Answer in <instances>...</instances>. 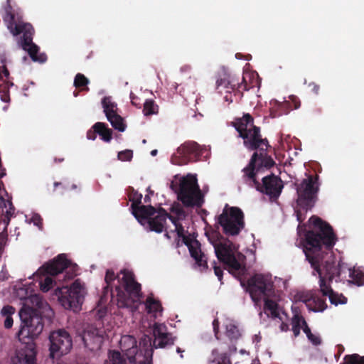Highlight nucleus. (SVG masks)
Returning a JSON list of instances; mask_svg holds the SVG:
<instances>
[{
  "label": "nucleus",
  "mask_w": 364,
  "mask_h": 364,
  "mask_svg": "<svg viewBox=\"0 0 364 364\" xmlns=\"http://www.w3.org/2000/svg\"><path fill=\"white\" fill-rule=\"evenodd\" d=\"M7 205L9 206V209L6 210L5 213L4 214V218H3V221L4 223L6 224V225H8V224L9 223V221L11 220V218L13 216V215L14 214V207L12 204V202L11 200H7Z\"/></svg>",
  "instance_id": "nucleus-44"
},
{
  "label": "nucleus",
  "mask_w": 364,
  "mask_h": 364,
  "mask_svg": "<svg viewBox=\"0 0 364 364\" xmlns=\"http://www.w3.org/2000/svg\"><path fill=\"white\" fill-rule=\"evenodd\" d=\"M167 218H168L171 223L174 225V226H176V225H178L179 223L178 220L180 219H178V217H174L170 214H168V216H167Z\"/></svg>",
  "instance_id": "nucleus-59"
},
{
  "label": "nucleus",
  "mask_w": 364,
  "mask_h": 364,
  "mask_svg": "<svg viewBox=\"0 0 364 364\" xmlns=\"http://www.w3.org/2000/svg\"><path fill=\"white\" fill-rule=\"evenodd\" d=\"M55 295L66 309L77 311L84 301L85 289L80 279H76L70 287L63 286L55 289Z\"/></svg>",
  "instance_id": "nucleus-11"
},
{
  "label": "nucleus",
  "mask_w": 364,
  "mask_h": 364,
  "mask_svg": "<svg viewBox=\"0 0 364 364\" xmlns=\"http://www.w3.org/2000/svg\"><path fill=\"white\" fill-rule=\"evenodd\" d=\"M145 203H149L151 202V197L149 195H146L144 198Z\"/></svg>",
  "instance_id": "nucleus-64"
},
{
  "label": "nucleus",
  "mask_w": 364,
  "mask_h": 364,
  "mask_svg": "<svg viewBox=\"0 0 364 364\" xmlns=\"http://www.w3.org/2000/svg\"><path fill=\"white\" fill-rule=\"evenodd\" d=\"M53 279L52 277L47 276L43 280L40 282V288L43 292H48L53 286Z\"/></svg>",
  "instance_id": "nucleus-42"
},
{
  "label": "nucleus",
  "mask_w": 364,
  "mask_h": 364,
  "mask_svg": "<svg viewBox=\"0 0 364 364\" xmlns=\"http://www.w3.org/2000/svg\"><path fill=\"white\" fill-rule=\"evenodd\" d=\"M28 301L32 305V306H29L33 309H36L38 312H41V309H43L46 307H49L48 304L43 301L41 296L39 294H33L31 295Z\"/></svg>",
  "instance_id": "nucleus-32"
},
{
  "label": "nucleus",
  "mask_w": 364,
  "mask_h": 364,
  "mask_svg": "<svg viewBox=\"0 0 364 364\" xmlns=\"http://www.w3.org/2000/svg\"><path fill=\"white\" fill-rule=\"evenodd\" d=\"M12 0H6L4 6L3 21L10 33L14 36L23 33L21 37V47L26 50L31 58L41 63L47 60L45 53H38L39 48L33 42L35 31L30 23L25 22L20 9L11 5Z\"/></svg>",
  "instance_id": "nucleus-2"
},
{
  "label": "nucleus",
  "mask_w": 364,
  "mask_h": 364,
  "mask_svg": "<svg viewBox=\"0 0 364 364\" xmlns=\"http://www.w3.org/2000/svg\"><path fill=\"white\" fill-rule=\"evenodd\" d=\"M97 132H95V129H92V130H89L87 132V137L88 139L95 140L96 139Z\"/></svg>",
  "instance_id": "nucleus-55"
},
{
  "label": "nucleus",
  "mask_w": 364,
  "mask_h": 364,
  "mask_svg": "<svg viewBox=\"0 0 364 364\" xmlns=\"http://www.w3.org/2000/svg\"><path fill=\"white\" fill-rule=\"evenodd\" d=\"M294 186L297 196L295 213L297 220L301 223L306 218L305 214L315 206L318 200L320 186L318 176L309 175L300 183H295Z\"/></svg>",
  "instance_id": "nucleus-4"
},
{
  "label": "nucleus",
  "mask_w": 364,
  "mask_h": 364,
  "mask_svg": "<svg viewBox=\"0 0 364 364\" xmlns=\"http://www.w3.org/2000/svg\"><path fill=\"white\" fill-rule=\"evenodd\" d=\"M208 240L213 245L214 250L215 246L219 244H222L225 238L219 231L214 230L208 235Z\"/></svg>",
  "instance_id": "nucleus-39"
},
{
  "label": "nucleus",
  "mask_w": 364,
  "mask_h": 364,
  "mask_svg": "<svg viewBox=\"0 0 364 364\" xmlns=\"http://www.w3.org/2000/svg\"><path fill=\"white\" fill-rule=\"evenodd\" d=\"M107 120L114 129L119 132H124L125 130L126 124H124V119L118 113L111 115V117L107 119Z\"/></svg>",
  "instance_id": "nucleus-33"
},
{
  "label": "nucleus",
  "mask_w": 364,
  "mask_h": 364,
  "mask_svg": "<svg viewBox=\"0 0 364 364\" xmlns=\"http://www.w3.org/2000/svg\"><path fill=\"white\" fill-rule=\"evenodd\" d=\"M217 223L225 235H238L245 228L244 213L240 208L226 204L217 218Z\"/></svg>",
  "instance_id": "nucleus-9"
},
{
  "label": "nucleus",
  "mask_w": 364,
  "mask_h": 364,
  "mask_svg": "<svg viewBox=\"0 0 364 364\" xmlns=\"http://www.w3.org/2000/svg\"><path fill=\"white\" fill-rule=\"evenodd\" d=\"M302 329H303V331L305 333V334L306 335L307 337L311 333V329L309 327V326H308V324H307L306 321H303Z\"/></svg>",
  "instance_id": "nucleus-56"
},
{
  "label": "nucleus",
  "mask_w": 364,
  "mask_h": 364,
  "mask_svg": "<svg viewBox=\"0 0 364 364\" xmlns=\"http://www.w3.org/2000/svg\"><path fill=\"white\" fill-rule=\"evenodd\" d=\"M284 188L283 182L279 176L271 174L264 176L262 183L257 184L255 188L257 191L269 196L271 199H277Z\"/></svg>",
  "instance_id": "nucleus-19"
},
{
  "label": "nucleus",
  "mask_w": 364,
  "mask_h": 364,
  "mask_svg": "<svg viewBox=\"0 0 364 364\" xmlns=\"http://www.w3.org/2000/svg\"><path fill=\"white\" fill-rule=\"evenodd\" d=\"M303 321H305V319L299 314H294L292 317V331L295 337H297L300 334V331L303 326Z\"/></svg>",
  "instance_id": "nucleus-34"
},
{
  "label": "nucleus",
  "mask_w": 364,
  "mask_h": 364,
  "mask_svg": "<svg viewBox=\"0 0 364 364\" xmlns=\"http://www.w3.org/2000/svg\"><path fill=\"white\" fill-rule=\"evenodd\" d=\"M247 291L257 305L263 297H270L274 294L271 278L261 274H256L247 281Z\"/></svg>",
  "instance_id": "nucleus-12"
},
{
  "label": "nucleus",
  "mask_w": 364,
  "mask_h": 364,
  "mask_svg": "<svg viewBox=\"0 0 364 364\" xmlns=\"http://www.w3.org/2000/svg\"><path fill=\"white\" fill-rule=\"evenodd\" d=\"M7 205L9 206V209L6 210L5 213L4 214V218H3V221L4 223L6 224V225H8V224L9 223V221L11 220V218L13 216V215L14 214V207L12 204V202L11 200H7Z\"/></svg>",
  "instance_id": "nucleus-45"
},
{
  "label": "nucleus",
  "mask_w": 364,
  "mask_h": 364,
  "mask_svg": "<svg viewBox=\"0 0 364 364\" xmlns=\"http://www.w3.org/2000/svg\"><path fill=\"white\" fill-rule=\"evenodd\" d=\"M280 329L282 331H287L289 330V325L284 322H282L280 325Z\"/></svg>",
  "instance_id": "nucleus-62"
},
{
  "label": "nucleus",
  "mask_w": 364,
  "mask_h": 364,
  "mask_svg": "<svg viewBox=\"0 0 364 364\" xmlns=\"http://www.w3.org/2000/svg\"><path fill=\"white\" fill-rule=\"evenodd\" d=\"M105 331L93 325L87 326L80 335L85 347L91 351L100 349L104 339Z\"/></svg>",
  "instance_id": "nucleus-20"
},
{
  "label": "nucleus",
  "mask_w": 364,
  "mask_h": 364,
  "mask_svg": "<svg viewBox=\"0 0 364 364\" xmlns=\"http://www.w3.org/2000/svg\"><path fill=\"white\" fill-rule=\"evenodd\" d=\"M172 189L177 193L178 199L187 208H200L204 203V196L198 184L196 175L191 173L182 177L178 186Z\"/></svg>",
  "instance_id": "nucleus-8"
},
{
  "label": "nucleus",
  "mask_w": 364,
  "mask_h": 364,
  "mask_svg": "<svg viewBox=\"0 0 364 364\" xmlns=\"http://www.w3.org/2000/svg\"><path fill=\"white\" fill-rule=\"evenodd\" d=\"M325 268L326 274L330 282H336L348 281L358 287L364 285V272L360 269H351L341 260H336L332 250L327 251Z\"/></svg>",
  "instance_id": "nucleus-5"
},
{
  "label": "nucleus",
  "mask_w": 364,
  "mask_h": 364,
  "mask_svg": "<svg viewBox=\"0 0 364 364\" xmlns=\"http://www.w3.org/2000/svg\"><path fill=\"white\" fill-rule=\"evenodd\" d=\"M275 161L267 153H258L255 151L251 156L248 164L242 170V176L244 183L252 188H256L259 181L257 180V174L263 168L270 169L275 165Z\"/></svg>",
  "instance_id": "nucleus-10"
},
{
  "label": "nucleus",
  "mask_w": 364,
  "mask_h": 364,
  "mask_svg": "<svg viewBox=\"0 0 364 364\" xmlns=\"http://www.w3.org/2000/svg\"><path fill=\"white\" fill-rule=\"evenodd\" d=\"M118 159L122 161H129L133 157V151L129 149L119 151L117 155Z\"/></svg>",
  "instance_id": "nucleus-46"
},
{
  "label": "nucleus",
  "mask_w": 364,
  "mask_h": 364,
  "mask_svg": "<svg viewBox=\"0 0 364 364\" xmlns=\"http://www.w3.org/2000/svg\"><path fill=\"white\" fill-rule=\"evenodd\" d=\"M309 87H311V91L314 94H316V95L318 94V92H319V90H320L319 85H318L315 82H311V83L309 84Z\"/></svg>",
  "instance_id": "nucleus-57"
},
{
  "label": "nucleus",
  "mask_w": 364,
  "mask_h": 364,
  "mask_svg": "<svg viewBox=\"0 0 364 364\" xmlns=\"http://www.w3.org/2000/svg\"><path fill=\"white\" fill-rule=\"evenodd\" d=\"M205 148L200 146L194 141L184 142L177 149L178 156H173L171 163L178 166L186 165L200 160Z\"/></svg>",
  "instance_id": "nucleus-16"
},
{
  "label": "nucleus",
  "mask_w": 364,
  "mask_h": 364,
  "mask_svg": "<svg viewBox=\"0 0 364 364\" xmlns=\"http://www.w3.org/2000/svg\"><path fill=\"white\" fill-rule=\"evenodd\" d=\"M132 213L139 223H143V220H148L151 216H154L157 210L152 205H145L141 203L132 208Z\"/></svg>",
  "instance_id": "nucleus-25"
},
{
  "label": "nucleus",
  "mask_w": 364,
  "mask_h": 364,
  "mask_svg": "<svg viewBox=\"0 0 364 364\" xmlns=\"http://www.w3.org/2000/svg\"><path fill=\"white\" fill-rule=\"evenodd\" d=\"M215 253L218 259L230 269L235 271L245 269V266L241 261H243L245 257L241 253H237L235 255L234 245L230 240H223L222 244L217 245Z\"/></svg>",
  "instance_id": "nucleus-14"
},
{
  "label": "nucleus",
  "mask_w": 364,
  "mask_h": 364,
  "mask_svg": "<svg viewBox=\"0 0 364 364\" xmlns=\"http://www.w3.org/2000/svg\"><path fill=\"white\" fill-rule=\"evenodd\" d=\"M250 73L243 74L242 82H240L239 78L231 75L225 68H222L216 74L215 88L220 93L223 92L231 93L236 90L238 92L248 90L250 87L247 85L245 79L250 78Z\"/></svg>",
  "instance_id": "nucleus-13"
},
{
  "label": "nucleus",
  "mask_w": 364,
  "mask_h": 364,
  "mask_svg": "<svg viewBox=\"0 0 364 364\" xmlns=\"http://www.w3.org/2000/svg\"><path fill=\"white\" fill-rule=\"evenodd\" d=\"M71 265V261L67 259L65 254H60L53 260L43 265L44 272L50 276H55L63 273Z\"/></svg>",
  "instance_id": "nucleus-22"
},
{
  "label": "nucleus",
  "mask_w": 364,
  "mask_h": 364,
  "mask_svg": "<svg viewBox=\"0 0 364 364\" xmlns=\"http://www.w3.org/2000/svg\"><path fill=\"white\" fill-rule=\"evenodd\" d=\"M175 228L178 237L183 239V243L188 247L191 256L196 260V264L203 269H208L207 259L200 250V243L197 240H192L186 236L184 228L180 223L175 226Z\"/></svg>",
  "instance_id": "nucleus-18"
},
{
  "label": "nucleus",
  "mask_w": 364,
  "mask_h": 364,
  "mask_svg": "<svg viewBox=\"0 0 364 364\" xmlns=\"http://www.w3.org/2000/svg\"><path fill=\"white\" fill-rule=\"evenodd\" d=\"M171 212L175 213L176 215V217L178 218V219H182V218H185V216H186V213H185V211L183 210V209L181 208H179V207H176V208L173 207L171 208Z\"/></svg>",
  "instance_id": "nucleus-51"
},
{
  "label": "nucleus",
  "mask_w": 364,
  "mask_h": 364,
  "mask_svg": "<svg viewBox=\"0 0 364 364\" xmlns=\"http://www.w3.org/2000/svg\"><path fill=\"white\" fill-rule=\"evenodd\" d=\"M7 203V200H6L2 196H0V208H6Z\"/></svg>",
  "instance_id": "nucleus-61"
},
{
  "label": "nucleus",
  "mask_w": 364,
  "mask_h": 364,
  "mask_svg": "<svg viewBox=\"0 0 364 364\" xmlns=\"http://www.w3.org/2000/svg\"><path fill=\"white\" fill-rule=\"evenodd\" d=\"M304 302L309 310L314 312L323 311L327 308L325 300L317 296H311L304 299Z\"/></svg>",
  "instance_id": "nucleus-27"
},
{
  "label": "nucleus",
  "mask_w": 364,
  "mask_h": 364,
  "mask_svg": "<svg viewBox=\"0 0 364 364\" xmlns=\"http://www.w3.org/2000/svg\"><path fill=\"white\" fill-rule=\"evenodd\" d=\"M21 326L17 333V337L23 343L21 347L28 343H33L43 329L41 312L24 305L19 311Z\"/></svg>",
  "instance_id": "nucleus-7"
},
{
  "label": "nucleus",
  "mask_w": 364,
  "mask_h": 364,
  "mask_svg": "<svg viewBox=\"0 0 364 364\" xmlns=\"http://www.w3.org/2000/svg\"><path fill=\"white\" fill-rule=\"evenodd\" d=\"M49 357L58 359L70 352L73 347V340L70 333L65 329H58L49 336Z\"/></svg>",
  "instance_id": "nucleus-15"
},
{
  "label": "nucleus",
  "mask_w": 364,
  "mask_h": 364,
  "mask_svg": "<svg viewBox=\"0 0 364 364\" xmlns=\"http://www.w3.org/2000/svg\"><path fill=\"white\" fill-rule=\"evenodd\" d=\"M226 336L230 340H237L240 336V331L235 324L230 323L226 326Z\"/></svg>",
  "instance_id": "nucleus-40"
},
{
  "label": "nucleus",
  "mask_w": 364,
  "mask_h": 364,
  "mask_svg": "<svg viewBox=\"0 0 364 364\" xmlns=\"http://www.w3.org/2000/svg\"><path fill=\"white\" fill-rule=\"evenodd\" d=\"M146 309L149 314L161 313L163 307L159 300L154 299L152 295L149 296L144 302Z\"/></svg>",
  "instance_id": "nucleus-29"
},
{
  "label": "nucleus",
  "mask_w": 364,
  "mask_h": 364,
  "mask_svg": "<svg viewBox=\"0 0 364 364\" xmlns=\"http://www.w3.org/2000/svg\"><path fill=\"white\" fill-rule=\"evenodd\" d=\"M119 346L130 364H151L152 348L150 336L144 335L138 347L134 336L125 335L122 336Z\"/></svg>",
  "instance_id": "nucleus-6"
},
{
  "label": "nucleus",
  "mask_w": 364,
  "mask_h": 364,
  "mask_svg": "<svg viewBox=\"0 0 364 364\" xmlns=\"http://www.w3.org/2000/svg\"><path fill=\"white\" fill-rule=\"evenodd\" d=\"M14 323V320L12 316H7L5 317V320L4 322V327L6 328H10L12 327Z\"/></svg>",
  "instance_id": "nucleus-54"
},
{
  "label": "nucleus",
  "mask_w": 364,
  "mask_h": 364,
  "mask_svg": "<svg viewBox=\"0 0 364 364\" xmlns=\"http://www.w3.org/2000/svg\"><path fill=\"white\" fill-rule=\"evenodd\" d=\"M130 99H131V102L134 106H135L136 107H141L139 97H137L136 95H135L133 92H131V94H130Z\"/></svg>",
  "instance_id": "nucleus-53"
},
{
  "label": "nucleus",
  "mask_w": 364,
  "mask_h": 364,
  "mask_svg": "<svg viewBox=\"0 0 364 364\" xmlns=\"http://www.w3.org/2000/svg\"><path fill=\"white\" fill-rule=\"evenodd\" d=\"M176 352H177L178 353H179V354H180V357H181V358H183V353L184 352V350H182L181 348L178 347V348H176Z\"/></svg>",
  "instance_id": "nucleus-63"
},
{
  "label": "nucleus",
  "mask_w": 364,
  "mask_h": 364,
  "mask_svg": "<svg viewBox=\"0 0 364 364\" xmlns=\"http://www.w3.org/2000/svg\"><path fill=\"white\" fill-rule=\"evenodd\" d=\"M129 199L132 201L131 208L132 209L141 203L142 195L132 187H129Z\"/></svg>",
  "instance_id": "nucleus-37"
},
{
  "label": "nucleus",
  "mask_w": 364,
  "mask_h": 364,
  "mask_svg": "<svg viewBox=\"0 0 364 364\" xmlns=\"http://www.w3.org/2000/svg\"><path fill=\"white\" fill-rule=\"evenodd\" d=\"M213 267L215 274L218 277L219 281L222 282L223 275V269H221L220 267L217 265V262L215 261H214L213 262Z\"/></svg>",
  "instance_id": "nucleus-50"
},
{
  "label": "nucleus",
  "mask_w": 364,
  "mask_h": 364,
  "mask_svg": "<svg viewBox=\"0 0 364 364\" xmlns=\"http://www.w3.org/2000/svg\"><path fill=\"white\" fill-rule=\"evenodd\" d=\"M213 331L215 333V336H217L218 332H219V321L218 319H214L213 321Z\"/></svg>",
  "instance_id": "nucleus-58"
},
{
  "label": "nucleus",
  "mask_w": 364,
  "mask_h": 364,
  "mask_svg": "<svg viewBox=\"0 0 364 364\" xmlns=\"http://www.w3.org/2000/svg\"><path fill=\"white\" fill-rule=\"evenodd\" d=\"M36 344L28 343L17 349L16 358L20 364H36Z\"/></svg>",
  "instance_id": "nucleus-23"
},
{
  "label": "nucleus",
  "mask_w": 364,
  "mask_h": 364,
  "mask_svg": "<svg viewBox=\"0 0 364 364\" xmlns=\"http://www.w3.org/2000/svg\"><path fill=\"white\" fill-rule=\"evenodd\" d=\"M89 80L82 73H77L74 79V86L77 88H81L82 90L88 91L89 88L87 85Z\"/></svg>",
  "instance_id": "nucleus-36"
},
{
  "label": "nucleus",
  "mask_w": 364,
  "mask_h": 364,
  "mask_svg": "<svg viewBox=\"0 0 364 364\" xmlns=\"http://www.w3.org/2000/svg\"><path fill=\"white\" fill-rule=\"evenodd\" d=\"M307 338L314 346H318L321 343V339L320 337L313 334L312 333Z\"/></svg>",
  "instance_id": "nucleus-52"
},
{
  "label": "nucleus",
  "mask_w": 364,
  "mask_h": 364,
  "mask_svg": "<svg viewBox=\"0 0 364 364\" xmlns=\"http://www.w3.org/2000/svg\"><path fill=\"white\" fill-rule=\"evenodd\" d=\"M269 297H263L264 301V311L266 314H270L273 318H279L278 304L276 301L269 299Z\"/></svg>",
  "instance_id": "nucleus-31"
},
{
  "label": "nucleus",
  "mask_w": 364,
  "mask_h": 364,
  "mask_svg": "<svg viewBox=\"0 0 364 364\" xmlns=\"http://www.w3.org/2000/svg\"><path fill=\"white\" fill-rule=\"evenodd\" d=\"M167 328L164 324L156 323L153 327L154 341H151V348H164L174 344L176 337L166 331Z\"/></svg>",
  "instance_id": "nucleus-21"
},
{
  "label": "nucleus",
  "mask_w": 364,
  "mask_h": 364,
  "mask_svg": "<svg viewBox=\"0 0 364 364\" xmlns=\"http://www.w3.org/2000/svg\"><path fill=\"white\" fill-rule=\"evenodd\" d=\"M309 220L316 230L306 232V244L303 251L306 260L319 276L320 291L323 296H328L333 291L330 284H326V280L331 282L326 274L324 257L327 255V251L333 249L337 240L336 235L333 228L321 218L312 216Z\"/></svg>",
  "instance_id": "nucleus-1"
},
{
  "label": "nucleus",
  "mask_w": 364,
  "mask_h": 364,
  "mask_svg": "<svg viewBox=\"0 0 364 364\" xmlns=\"http://www.w3.org/2000/svg\"><path fill=\"white\" fill-rule=\"evenodd\" d=\"M167 216L168 213L164 208L158 209L156 213L147 220L149 230L157 233L162 232L166 223Z\"/></svg>",
  "instance_id": "nucleus-24"
},
{
  "label": "nucleus",
  "mask_w": 364,
  "mask_h": 364,
  "mask_svg": "<svg viewBox=\"0 0 364 364\" xmlns=\"http://www.w3.org/2000/svg\"><path fill=\"white\" fill-rule=\"evenodd\" d=\"M14 313L15 308L9 305L4 306L1 311V315L4 317L12 316Z\"/></svg>",
  "instance_id": "nucleus-48"
},
{
  "label": "nucleus",
  "mask_w": 364,
  "mask_h": 364,
  "mask_svg": "<svg viewBox=\"0 0 364 364\" xmlns=\"http://www.w3.org/2000/svg\"><path fill=\"white\" fill-rule=\"evenodd\" d=\"M329 300L331 304L338 305V304H346L347 302V299L343 295H338L336 294L334 291L328 295Z\"/></svg>",
  "instance_id": "nucleus-43"
},
{
  "label": "nucleus",
  "mask_w": 364,
  "mask_h": 364,
  "mask_svg": "<svg viewBox=\"0 0 364 364\" xmlns=\"http://www.w3.org/2000/svg\"><path fill=\"white\" fill-rule=\"evenodd\" d=\"M4 243H5V238L4 237V236L1 234H0V257L2 255Z\"/></svg>",
  "instance_id": "nucleus-60"
},
{
  "label": "nucleus",
  "mask_w": 364,
  "mask_h": 364,
  "mask_svg": "<svg viewBox=\"0 0 364 364\" xmlns=\"http://www.w3.org/2000/svg\"><path fill=\"white\" fill-rule=\"evenodd\" d=\"M105 364H126L125 360L118 351H113L109 356V360Z\"/></svg>",
  "instance_id": "nucleus-41"
},
{
  "label": "nucleus",
  "mask_w": 364,
  "mask_h": 364,
  "mask_svg": "<svg viewBox=\"0 0 364 364\" xmlns=\"http://www.w3.org/2000/svg\"><path fill=\"white\" fill-rule=\"evenodd\" d=\"M92 129H95V132L101 136V139L106 141L109 142L112 138V130L107 127V124L103 122H96Z\"/></svg>",
  "instance_id": "nucleus-28"
},
{
  "label": "nucleus",
  "mask_w": 364,
  "mask_h": 364,
  "mask_svg": "<svg viewBox=\"0 0 364 364\" xmlns=\"http://www.w3.org/2000/svg\"><path fill=\"white\" fill-rule=\"evenodd\" d=\"M115 279H117L119 283L114 288L117 293V306L119 308H132L142 296L141 284L136 281L135 276L132 271L123 269L116 276L112 269H107L105 277L107 284L104 288L105 294L110 292L111 295H113L112 283Z\"/></svg>",
  "instance_id": "nucleus-3"
},
{
  "label": "nucleus",
  "mask_w": 364,
  "mask_h": 364,
  "mask_svg": "<svg viewBox=\"0 0 364 364\" xmlns=\"http://www.w3.org/2000/svg\"><path fill=\"white\" fill-rule=\"evenodd\" d=\"M9 71L6 65L0 66V86L1 85V82H5V80L9 78Z\"/></svg>",
  "instance_id": "nucleus-49"
},
{
  "label": "nucleus",
  "mask_w": 364,
  "mask_h": 364,
  "mask_svg": "<svg viewBox=\"0 0 364 364\" xmlns=\"http://www.w3.org/2000/svg\"><path fill=\"white\" fill-rule=\"evenodd\" d=\"M254 119L248 113L244 114L242 117L235 119V122H232V126L239 133V136H242L247 131H249V127H252Z\"/></svg>",
  "instance_id": "nucleus-26"
},
{
  "label": "nucleus",
  "mask_w": 364,
  "mask_h": 364,
  "mask_svg": "<svg viewBox=\"0 0 364 364\" xmlns=\"http://www.w3.org/2000/svg\"><path fill=\"white\" fill-rule=\"evenodd\" d=\"M102 105L107 119H109L111 115L117 113V105L112 101L111 97H105L102 100Z\"/></svg>",
  "instance_id": "nucleus-30"
},
{
  "label": "nucleus",
  "mask_w": 364,
  "mask_h": 364,
  "mask_svg": "<svg viewBox=\"0 0 364 364\" xmlns=\"http://www.w3.org/2000/svg\"><path fill=\"white\" fill-rule=\"evenodd\" d=\"M341 364H364V356L358 354L346 355Z\"/></svg>",
  "instance_id": "nucleus-38"
},
{
  "label": "nucleus",
  "mask_w": 364,
  "mask_h": 364,
  "mask_svg": "<svg viewBox=\"0 0 364 364\" xmlns=\"http://www.w3.org/2000/svg\"><path fill=\"white\" fill-rule=\"evenodd\" d=\"M31 221L40 230L43 229V219L39 214L33 213L31 218Z\"/></svg>",
  "instance_id": "nucleus-47"
},
{
  "label": "nucleus",
  "mask_w": 364,
  "mask_h": 364,
  "mask_svg": "<svg viewBox=\"0 0 364 364\" xmlns=\"http://www.w3.org/2000/svg\"><path fill=\"white\" fill-rule=\"evenodd\" d=\"M159 106L154 100L148 99L144 103L143 113L145 116H150L158 113Z\"/></svg>",
  "instance_id": "nucleus-35"
},
{
  "label": "nucleus",
  "mask_w": 364,
  "mask_h": 364,
  "mask_svg": "<svg viewBox=\"0 0 364 364\" xmlns=\"http://www.w3.org/2000/svg\"><path fill=\"white\" fill-rule=\"evenodd\" d=\"M243 139L244 146L249 150L256 151L259 149V153H267V150L270 145L267 138H262L260 128L253 126L249 128V131L240 136Z\"/></svg>",
  "instance_id": "nucleus-17"
}]
</instances>
